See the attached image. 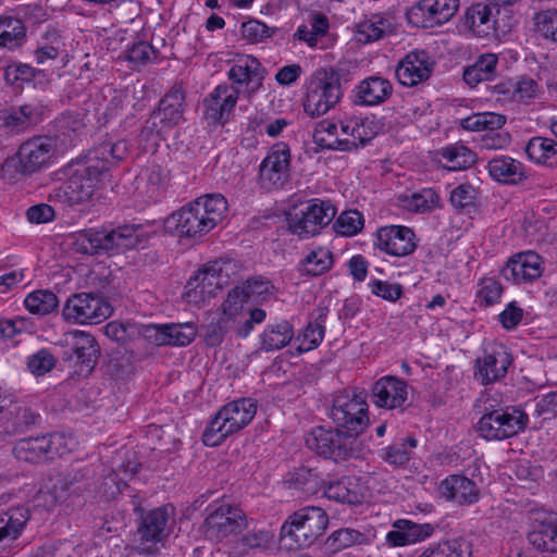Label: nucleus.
<instances>
[{
    "mask_svg": "<svg viewBox=\"0 0 557 557\" xmlns=\"http://www.w3.org/2000/svg\"><path fill=\"white\" fill-rule=\"evenodd\" d=\"M128 153L126 140L103 139L63 168L66 180L52 189L49 200L73 207L91 199L107 173Z\"/></svg>",
    "mask_w": 557,
    "mask_h": 557,
    "instance_id": "obj_1",
    "label": "nucleus"
},
{
    "mask_svg": "<svg viewBox=\"0 0 557 557\" xmlns=\"http://www.w3.org/2000/svg\"><path fill=\"white\" fill-rule=\"evenodd\" d=\"M227 201L221 194L198 197L166 218L168 232L180 237L196 238L213 230L222 221Z\"/></svg>",
    "mask_w": 557,
    "mask_h": 557,
    "instance_id": "obj_2",
    "label": "nucleus"
},
{
    "mask_svg": "<svg viewBox=\"0 0 557 557\" xmlns=\"http://www.w3.org/2000/svg\"><path fill=\"white\" fill-rule=\"evenodd\" d=\"M329 525L324 509L302 507L287 517L280 532L281 545L288 550L308 547L322 536Z\"/></svg>",
    "mask_w": 557,
    "mask_h": 557,
    "instance_id": "obj_3",
    "label": "nucleus"
},
{
    "mask_svg": "<svg viewBox=\"0 0 557 557\" xmlns=\"http://www.w3.org/2000/svg\"><path fill=\"white\" fill-rule=\"evenodd\" d=\"M258 403L251 397H242L225 404L214 414L202 433L208 447L221 445L227 436L246 428L257 413Z\"/></svg>",
    "mask_w": 557,
    "mask_h": 557,
    "instance_id": "obj_4",
    "label": "nucleus"
},
{
    "mask_svg": "<svg viewBox=\"0 0 557 557\" xmlns=\"http://www.w3.org/2000/svg\"><path fill=\"white\" fill-rule=\"evenodd\" d=\"M341 76L333 67L315 70L305 84L304 111L318 117L331 111L343 98Z\"/></svg>",
    "mask_w": 557,
    "mask_h": 557,
    "instance_id": "obj_5",
    "label": "nucleus"
},
{
    "mask_svg": "<svg viewBox=\"0 0 557 557\" xmlns=\"http://www.w3.org/2000/svg\"><path fill=\"white\" fill-rule=\"evenodd\" d=\"M139 226L123 225L112 230L88 228L74 234L75 250L85 255L119 252L133 249L138 244Z\"/></svg>",
    "mask_w": 557,
    "mask_h": 557,
    "instance_id": "obj_6",
    "label": "nucleus"
},
{
    "mask_svg": "<svg viewBox=\"0 0 557 557\" xmlns=\"http://www.w3.org/2000/svg\"><path fill=\"white\" fill-rule=\"evenodd\" d=\"M329 417L337 428L358 438L370 424L367 395L358 389L335 393Z\"/></svg>",
    "mask_w": 557,
    "mask_h": 557,
    "instance_id": "obj_7",
    "label": "nucleus"
},
{
    "mask_svg": "<svg viewBox=\"0 0 557 557\" xmlns=\"http://www.w3.org/2000/svg\"><path fill=\"white\" fill-rule=\"evenodd\" d=\"M307 448L320 457L336 462L356 458L360 454L358 438L330 425H317L305 435Z\"/></svg>",
    "mask_w": 557,
    "mask_h": 557,
    "instance_id": "obj_8",
    "label": "nucleus"
},
{
    "mask_svg": "<svg viewBox=\"0 0 557 557\" xmlns=\"http://www.w3.org/2000/svg\"><path fill=\"white\" fill-rule=\"evenodd\" d=\"M336 212L330 200L309 199L286 213L288 231L300 239L310 238L320 234L333 221Z\"/></svg>",
    "mask_w": 557,
    "mask_h": 557,
    "instance_id": "obj_9",
    "label": "nucleus"
},
{
    "mask_svg": "<svg viewBox=\"0 0 557 557\" xmlns=\"http://www.w3.org/2000/svg\"><path fill=\"white\" fill-rule=\"evenodd\" d=\"M296 483L297 487L302 491H321L326 498L342 504L359 505L366 497L357 479L351 476H344L335 481L321 480V484L317 488V474L310 469H302L296 476Z\"/></svg>",
    "mask_w": 557,
    "mask_h": 557,
    "instance_id": "obj_10",
    "label": "nucleus"
},
{
    "mask_svg": "<svg viewBox=\"0 0 557 557\" xmlns=\"http://www.w3.org/2000/svg\"><path fill=\"white\" fill-rule=\"evenodd\" d=\"M292 152L285 141L273 144L261 160L258 169L257 184L265 191L278 190L290 180Z\"/></svg>",
    "mask_w": 557,
    "mask_h": 557,
    "instance_id": "obj_11",
    "label": "nucleus"
},
{
    "mask_svg": "<svg viewBox=\"0 0 557 557\" xmlns=\"http://www.w3.org/2000/svg\"><path fill=\"white\" fill-rule=\"evenodd\" d=\"M527 423V413L515 407H507L484 413L475 428L481 437L487 441H502L523 431Z\"/></svg>",
    "mask_w": 557,
    "mask_h": 557,
    "instance_id": "obj_12",
    "label": "nucleus"
},
{
    "mask_svg": "<svg viewBox=\"0 0 557 557\" xmlns=\"http://www.w3.org/2000/svg\"><path fill=\"white\" fill-rule=\"evenodd\" d=\"M66 347L63 360L78 376H88L96 368L100 356V346L95 336L84 331L67 333L64 337Z\"/></svg>",
    "mask_w": 557,
    "mask_h": 557,
    "instance_id": "obj_13",
    "label": "nucleus"
},
{
    "mask_svg": "<svg viewBox=\"0 0 557 557\" xmlns=\"http://www.w3.org/2000/svg\"><path fill=\"white\" fill-rule=\"evenodd\" d=\"M111 313V305L95 293L74 294L66 299L62 309L65 321L78 324H98Z\"/></svg>",
    "mask_w": 557,
    "mask_h": 557,
    "instance_id": "obj_14",
    "label": "nucleus"
},
{
    "mask_svg": "<svg viewBox=\"0 0 557 557\" xmlns=\"http://www.w3.org/2000/svg\"><path fill=\"white\" fill-rule=\"evenodd\" d=\"M246 527L245 512L227 503L212 506L203 523L205 534L210 540H223L242 532Z\"/></svg>",
    "mask_w": 557,
    "mask_h": 557,
    "instance_id": "obj_15",
    "label": "nucleus"
},
{
    "mask_svg": "<svg viewBox=\"0 0 557 557\" xmlns=\"http://www.w3.org/2000/svg\"><path fill=\"white\" fill-rule=\"evenodd\" d=\"M373 246L392 257H407L418 247L414 231L406 225H385L376 230Z\"/></svg>",
    "mask_w": 557,
    "mask_h": 557,
    "instance_id": "obj_16",
    "label": "nucleus"
},
{
    "mask_svg": "<svg viewBox=\"0 0 557 557\" xmlns=\"http://www.w3.org/2000/svg\"><path fill=\"white\" fill-rule=\"evenodd\" d=\"M55 139L50 136H34L24 141L17 152L21 173L30 175L48 168L55 153Z\"/></svg>",
    "mask_w": 557,
    "mask_h": 557,
    "instance_id": "obj_17",
    "label": "nucleus"
},
{
    "mask_svg": "<svg viewBox=\"0 0 557 557\" xmlns=\"http://www.w3.org/2000/svg\"><path fill=\"white\" fill-rule=\"evenodd\" d=\"M458 7L459 0H420L408 9L406 16L412 26L432 28L448 22Z\"/></svg>",
    "mask_w": 557,
    "mask_h": 557,
    "instance_id": "obj_18",
    "label": "nucleus"
},
{
    "mask_svg": "<svg viewBox=\"0 0 557 557\" xmlns=\"http://www.w3.org/2000/svg\"><path fill=\"white\" fill-rule=\"evenodd\" d=\"M227 77L232 82L230 86L237 91L238 97L240 94L251 95L262 86L264 67L257 58L245 55L231 66Z\"/></svg>",
    "mask_w": 557,
    "mask_h": 557,
    "instance_id": "obj_19",
    "label": "nucleus"
},
{
    "mask_svg": "<svg viewBox=\"0 0 557 557\" xmlns=\"http://www.w3.org/2000/svg\"><path fill=\"white\" fill-rule=\"evenodd\" d=\"M437 531V523H417L410 519H397L393 522L392 530L387 532L385 541L392 547L409 546L430 540Z\"/></svg>",
    "mask_w": 557,
    "mask_h": 557,
    "instance_id": "obj_20",
    "label": "nucleus"
},
{
    "mask_svg": "<svg viewBox=\"0 0 557 557\" xmlns=\"http://www.w3.org/2000/svg\"><path fill=\"white\" fill-rule=\"evenodd\" d=\"M512 362L506 347L496 344L484 350L482 358L476 359L474 377L482 385L494 383L507 374Z\"/></svg>",
    "mask_w": 557,
    "mask_h": 557,
    "instance_id": "obj_21",
    "label": "nucleus"
},
{
    "mask_svg": "<svg viewBox=\"0 0 557 557\" xmlns=\"http://www.w3.org/2000/svg\"><path fill=\"white\" fill-rule=\"evenodd\" d=\"M370 396L377 408L403 409L408 399V384L397 376L384 375L373 383Z\"/></svg>",
    "mask_w": 557,
    "mask_h": 557,
    "instance_id": "obj_22",
    "label": "nucleus"
},
{
    "mask_svg": "<svg viewBox=\"0 0 557 557\" xmlns=\"http://www.w3.org/2000/svg\"><path fill=\"white\" fill-rule=\"evenodd\" d=\"M237 91L227 84L218 85L205 99V117L209 123L224 125L238 100Z\"/></svg>",
    "mask_w": 557,
    "mask_h": 557,
    "instance_id": "obj_23",
    "label": "nucleus"
},
{
    "mask_svg": "<svg viewBox=\"0 0 557 557\" xmlns=\"http://www.w3.org/2000/svg\"><path fill=\"white\" fill-rule=\"evenodd\" d=\"M434 62L428 52L411 51L396 66V77L403 86L413 87L430 78Z\"/></svg>",
    "mask_w": 557,
    "mask_h": 557,
    "instance_id": "obj_24",
    "label": "nucleus"
},
{
    "mask_svg": "<svg viewBox=\"0 0 557 557\" xmlns=\"http://www.w3.org/2000/svg\"><path fill=\"white\" fill-rule=\"evenodd\" d=\"M544 271L543 258L534 251L519 252L512 256L505 268L503 275L515 284L532 283L541 277Z\"/></svg>",
    "mask_w": 557,
    "mask_h": 557,
    "instance_id": "obj_25",
    "label": "nucleus"
},
{
    "mask_svg": "<svg viewBox=\"0 0 557 557\" xmlns=\"http://www.w3.org/2000/svg\"><path fill=\"white\" fill-rule=\"evenodd\" d=\"M143 334L156 346H186L196 337L197 329L193 323L147 325Z\"/></svg>",
    "mask_w": 557,
    "mask_h": 557,
    "instance_id": "obj_26",
    "label": "nucleus"
},
{
    "mask_svg": "<svg viewBox=\"0 0 557 557\" xmlns=\"http://www.w3.org/2000/svg\"><path fill=\"white\" fill-rule=\"evenodd\" d=\"M329 312V308L321 305L312 310L307 325L295 337L294 344L298 354L311 351L320 346L325 335Z\"/></svg>",
    "mask_w": 557,
    "mask_h": 557,
    "instance_id": "obj_27",
    "label": "nucleus"
},
{
    "mask_svg": "<svg viewBox=\"0 0 557 557\" xmlns=\"http://www.w3.org/2000/svg\"><path fill=\"white\" fill-rule=\"evenodd\" d=\"M358 125L355 128L352 138H334L329 146V150L350 151L359 147L368 145L375 136H377L384 127L381 119L374 115L367 117H358Z\"/></svg>",
    "mask_w": 557,
    "mask_h": 557,
    "instance_id": "obj_28",
    "label": "nucleus"
},
{
    "mask_svg": "<svg viewBox=\"0 0 557 557\" xmlns=\"http://www.w3.org/2000/svg\"><path fill=\"white\" fill-rule=\"evenodd\" d=\"M486 170L493 181L504 185H519L528 178L524 164L507 154L488 160Z\"/></svg>",
    "mask_w": 557,
    "mask_h": 557,
    "instance_id": "obj_29",
    "label": "nucleus"
},
{
    "mask_svg": "<svg viewBox=\"0 0 557 557\" xmlns=\"http://www.w3.org/2000/svg\"><path fill=\"white\" fill-rule=\"evenodd\" d=\"M169 182L170 174L166 169L159 164H150L137 176L136 188L147 202H158L164 196Z\"/></svg>",
    "mask_w": 557,
    "mask_h": 557,
    "instance_id": "obj_30",
    "label": "nucleus"
},
{
    "mask_svg": "<svg viewBox=\"0 0 557 557\" xmlns=\"http://www.w3.org/2000/svg\"><path fill=\"white\" fill-rule=\"evenodd\" d=\"M441 494L458 505H472L480 498V488L474 481L462 474H450L440 485Z\"/></svg>",
    "mask_w": 557,
    "mask_h": 557,
    "instance_id": "obj_31",
    "label": "nucleus"
},
{
    "mask_svg": "<svg viewBox=\"0 0 557 557\" xmlns=\"http://www.w3.org/2000/svg\"><path fill=\"white\" fill-rule=\"evenodd\" d=\"M185 90L181 84H174L159 100L158 107L152 111L170 128H174L184 121Z\"/></svg>",
    "mask_w": 557,
    "mask_h": 557,
    "instance_id": "obj_32",
    "label": "nucleus"
},
{
    "mask_svg": "<svg viewBox=\"0 0 557 557\" xmlns=\"http://www.w3.org/2000/svg\"><path fill=\"white\" fill-rule=\"evenodd\" d=\"M355 102L366 107H374L385 102L393 95L392 83L382 76H369L355 87Z\"/></svg>",
    "mask_w": 557,
    "mask_h": 557,
    "instance_id": "obj_33",
    "label": "nucleus"
},
{
    "mask_svg": "<svg viewBox=\"0 0 557 557\" xmlns=\"http://www.w3.org/2000/svg\"><path fill=\"white\" fill-rule=\"evenodd\" d=\"M170 511L166 506L158 507L141 513L138 534L143 543L157 544L168 536L166 527Z\"/></svg>",
    "mask_w": 557,
    "mask_h": 557,
    "instance_id": "obj_34",
    "label": "nucleus"
},
{
    "mask_svg": "<svg viewBox=\"0 0 557 557\" xmlns=\"http://www.w3.org/2000/svg\"><path fill=\"white\" fill-rule=\"evenodd\" d=\"M46 107L40 103H25L0 112L2 125L12 131H23L44 120Z\"/></svg>",
    "mask_w": 557,
    "mask_h": 557,
    "instance_id": "obj_35",
    "label": "nucleus"
},
{
    "mask_svg": "<svg viewBox=\"0 0 557 557\" xmlns=\"http://www.w3.org/2000/svg\"><path fill=\"white\" fill-rule=\"evenodd\" d=\"M529 544L544 555L557 553V516L547 515L528 533Z\"/></svg>",
    "mask_w": 557,
    "mask_h": 557,
    "instance_id": "obj_36",
    "label": "nucleus"
},
{
    "mask_svg": "<svg viewBox=\"0 0 557 557\" xmlns=\"http://www.w3.org/2000/svg\"><path fill=\"white\" fill-rule=\"evenodd\" d=\"M529 544L544 555L557 553V516L547 515L528 533Z\"/></svg>",
    "mask_w": 557,
    "mask_h": 557,
    "instance_id": "obj_37",
    "label": "nucleus"
},
{
    "mask_svg": "<svg viewBox=\"0 0 557 557\" xmlns=\"http://www.w3.org/2000/svg\"><path fill=\"white\" fill-rule=\"evenodd\" d=\"M186 296L194 302H205L216 295L222 289L214 273H212L210 264L207 263L186 285Z\"/></svg>",
    "mask_w": 557,
    "mask_h": 557,
    "instance_id": "obj_38",
    "label": "nucleus"
},
{
    "mask_svg": "<svg viewBox=\"0 0 557 557\" xmlns=\"http://www.w3.org/2000/svg\"><path fill=\"white\" fill-rule=\"evenodd\" d=\"M29 520V510L24 506L10 507L0 511V543L16 540Z\"/></svg>",
    "mask_w": 557,
    "mask_h": 557,
    "instance_id": "obj_39",
    "label": "nucleus"
},
{
    "mask_svg": "<svg viewBox=\"0 0 557 557\" xmlns=\"http://www.w3.org/2000/svg\"><path fill=\"white\" fill-rule=\"evenodd\" d=\"M84 128L85 124L79 114L64 112L54 122L55 134L52 138L67 149L77 145Z\"/></svg>",
    "mask_w": 557,
    "mask_h": 557,
    "instance_id": "obj_40",
    "label": "nucleus"
},
{
    "mask_svg": "<svg viewBox=\"0 0 557 557\" xmlns=\"http://www.w3.org/2000/svg\"><path fill=\"white\" fill-rule=\"evenodd\" d=\"M498 57L494 53L481 54L473 64L463 71V81L471 88L483 82H491L497 74Z\"/></svg>",
    "mask_w": 557,
    "mask_h": 557,
    "instance_id": "obj_41",
    "label": "nucleus"
},
{
    "mask_svg": "<svg viewBox=\"0 0 557 557\" xmlns=\"http://www.w3.org/2000/svg\"><path fill=\"white\" fill-rule=\"evenodd\" d=\"M524 151L534 163L557 168V141L553 138L534 136L528 141Z\"/></svg>",
    "mask_w": 557,
    "mask_h": 557,
    "instance_id": "obj_42",
    "label": "nucleus"
},
{
    "mask_svg": "<svg viewBox=\"0 0 557 557\" xmlns=\"http://www.w3.org/2000/svg\"><path fill=\"white\" fill-rule=\"evenodd\" d=\"M49 444L47 443L46 435L30 436L21 438L13 447L14 456L30 463H39L50 460Z\"/></svg>",
    "mask_w": 557,
    "mask_h": 557,
    "instance_id": "obj_43",
    "label": "nucleus"
},
{
    "mask_svg": "<svg viewBox=\"0 0 557 557\" xmlns=\"http://www.w3.org/2000/svg\"><path fill=\"white\" fill-rule=\"evenodd\" d=\"M334 263L333 253L324 247H317L297 263V271L302 276H320L329 272Z\"/></svg>",
    "mask_w": 557,
    "mask_h": 557,
    "instance_id": "obj_44",
    "label": "nucleus"
},
{
    "mask_svg": "<svg viewBox=\"0 0 557 557\" xmlns=\"http://www.w3.org/2000/svg\"><path fill=\"white\" fill-rule=\"evenodd\" d=\"M294 336V326L287 320L268 324L260 335L261 348L265 351L282 349L290 343Z\"/></svg>",
    "mask_w": 557,
    "mask_h": 557,
    "instance_id": "obj_45",
    "label": "nucleus"
},
{
    "mask_svg": "<svg viewBox=\"0 0 557 557\" xmlns=\"http://www.w3.org/2000/svg\"><path fill=\"white\" fill-rule=\"evenodd\" d=\"M437 154L447 161L444 168L449 171L470 169L478 160L476 153L460 141L442 147Z\"/></svg>",
    "mask_w": 557,
    "mask_h": 557,
    "instance_id": "obj_46",
    "label": "nucleus"
},
{
    "mask_svg": "<svg viewBox=\"0 0 557 557\" xmlns=\"http://www.w3.org/2000/svg\"><path fill=\"white\" fill-rule=\"evenodd\" d=\"M465 24L479 36H487L495 30L496 20L493 15V8L483 2L472 4L466 11Z\"/></svg>",
    "mask_w": 557,
    "mask_h": 557,
    "instance_id": "obj_47",
    "label": "nucleus"
},
{
    "mask_svg": "<svg viewBox=\"0 0 557 557\" xmlns=\"http://www.w3.org/2000/svg\"><path fill=\"white\" fill-rule=\"evenodd\" d=\"M417 557H472V550L468 541L457 537L432 543Z\"/></svg>",
    "mask_w": 557,
    "mask_h": 557,
    "instance_id": "obj_48",
    "label": "nucleus"
},
{
    "mask_svg": "<svg viewBox=\"0 0 557 557\" xmlns=\"http://www.w3.org/2000/svg\"><path fill=\"white\" fill-rule=\"evenodd\" d=\"M449 203L457 214L471 215L478 212V193L470 183L456 186L449 194Z\"/></svg>",
    "mask_w": 557,
    "mask_h": 557,
    "instance_id": "obj_49",
    "label": "nucleus"
},
{
    "mask_svg": "<svg viewBox=\"0 0 557 557\" xmlns=\"http://www.w3.org/2000/svg\"><path fill=\"white\" fill-rule=\"evenodd\" d=\"M23 304L30 314L42 317L57 310L59 299L49 289H36L26 295Z\"/></svg>",
    "mask_w": 557,
    "mask_h": 557,
    "instance_id": "obj_50",
    "label": "nucleus"
},
{
    "mask_svg": "<svg viewBox=\"0 0 557 557\" xmlns=\"http://www.w3.org/2000/svg\"><path fill=\"white\" fill-rule=\"evenodd\" d=\"M77 480L76 474L71 472H59L49 478V480L40 487V494H47L50 497L49 506H53L66 498L71 486Z\"/></svg>",
    "mask_w": 557,
    "mask_h": 557,
    "instance_id": "obj_51",
    "label": "nucleus"
},
{
    "mask_svg": "<svg viewBox=\"0 0 557 557\" xmlns=\"http://www.w3.org/2000/svg\"><path fill=\"white\" fill-rule=\"evenodd\" d=\"M418 441L414 437H403L399 441L384 447L381 457L393 466H405L411 458Z\"/></svg>",
    "mask_w": 557,
    "mask_h": 557,
    "instance_id": "obj_52",
    "label": "nucleus"
},
{
    "mask_svg": "<svg viewBox=\"0 0 557 557\" xmlns=\"http://www.w3.org/2000/svg\"><path fill=\"white\" fill-rule=\"evenodd\" d=\"M170 131L163 121L156 113L151 112L140 129L138 135L139 141L145 145L146 149L157 148L161 140H165V136Z\"/></svg>",
    "mask_w": 557,
    "mask_h": 557,
    "instance_id": "obj_53",
    "label": "nucleus"
},
{
    "mask_svg": "<svg viewBox=\"0 0 557 557\" xmlns=\"http://www.w3.org/2000/svg\"><path fill=\"white\" fill-rule=\"evenodd\" d=\"M364 227V216L357 209L341 212L333 223V231L343 237H354Z\"/></svg>",
    "mask_w": 557,
    "mask_h": 557,
    "instance_id": "obj_54",
    "label": "nucleus"
},
{
    "mask_svg": "<svg viewBox=\"0 0 557 557\" xmlns=\"http://www.w3.org/2000/svg\"><path fill=\"white\" fill-rule=\"evenodd\" d=\"M503 292V285L497 278L482 277L478 283L475 301L480 307L494 306L500 301Z\"/></svg>",
    "mask_w": 557,
    "mask_h": 557,
    "instance_id": "obj_55",
    "label": "nucleus"
},
{
    "mask_svg": "<svg viewBox=\"0 0 557 557\" xmlns=\"http://www.w3.org/2000/svg\"><path fill=\"white\" fill-rule=\"evenodd\" d=\"M25 37L22 22L12 16L0 15V48H12Z\"/></svg>",
    "mask_w": 557,
    "mask_h": 557,
    "instance_id": "obj_56",
    "label": "nucleus"
},
{
    "mask_svg": "<svg viewBox=\"0 0 557 557\" xmlns=\"http://www.w3.org/2000/svg\"><path fill=\"white\" fill-rule=\"evenodd\" d=\"M534 32L544 40L557 42V10L548 9L534 14Z\"/></svg>",
    "mask_w": 557,
    "mask_h": 557,
    "instance_id": "obj_57",
    "label": "nucleus"
},
{
    "mask_svg": "<svg viewBox=\"0 0 557 557\" xmlns=\"http://www.w3.org/2000/svg\"><path fill=\"white\" fill-rule=\"evenodd\" d=\"M248 294V298H253L257 302H263L271 299L276 288L273 283L265 276L253 275L248 277L242 285Z\"/></svg>",
    "mask_w": 557,
    "mask_h": 557,
    "instance_id": "obj_58",
    "label": "nucleus"
},
{
    "mask_svg": "<svg viewBox=\"0 0 557 557\" xmlns=\"http://www.w3.org/2000/svg\"><path fill=\"white\" fill-rule=\"evenodd\" d=\"M247 290L242 285H236L228 290L226 298L222 304L223 317L232 320L240 315L244 311L245 305L248 302Z\"/></svg>",
    "mask_w": 557,
    "mask_h": 557,
    "instance_id": "obj_59",
    "label": "nucleus"
},
{
    "mask_svg": "<svg viewBox=\"0 0 557 557\" xmlns=\"http://www.w3.org/2000/svg\"><path fill=\"white\" fill-rule=\"evenodd\" d=\"M41 71L25 63H13L4 69V81L8 85L22 88L25 83L34 81Z\"/></svg>",
    "mask_w": 557,
    "mask_h": 557,
    "instance_id": "obj_60",
    "label": "nucleus"
},
{
    "mask_svg": "<svg viewBox=\"0 0 557 557\" xmlns=\"http://www.w3.org/2000/svg\"><path fill=\"white\" fill-rule=\"evenodd\" d=\"M389 27V23L381 15H371L369 18L358 24V34L367 42L379 40L384 36Z\"/></svg>",
    "mask_w": 557,
    "mask_h": 557,
    "instance_id": "obj_61",
    "label": "nucleus"
},
{
    "mask_svg": "<svg viewBox=\"0 0 557 557\" xmlns=\"http://www.w3.org/2000/svg\"><path fill=\"white\" fill-rule=\"evenodd\" d=\"M408 206L410 210L418 213L431 212L440 207V196L432 188H423L411 195Z\"/></svg>",
    "mask_w": 557,
    "mask_h": 557,
    "instance_id": "obj_62",
    "label": "nucleus"
},
{
    "mask_svg": "<svg viewBox=\"0 0 557 557\" xmlns=\"http://www.w3.org/2000/svg\"><path fill=\"white\" fill-rule=\"evenodd\" d=\"M55 366V358L47 348H41L27 358V368L36 376L51 371Z\"/></svg>",
    "mask_w": 557,
    "mask_h": 557,
    "instance_id": "obj_63",
    "label": "nucleus"
},
{
    "mask_svg": "<svg viewBox=\"0 0 557 557\" xmlns=\"http://www.w3.org/2000/svg\"><path fill=\"white\" fill-rule=\"evenodd\" d=\"M228 322L230 320L222 315L205 325L203 337L207 346L216 347L222 344L228 331Z\"/></svg>",
    "mask_w": 557,
    "mask_h": 557,
    "instance_id": "obj_64",
    "label": "nucleus"
}]
</instances>
